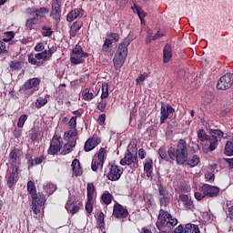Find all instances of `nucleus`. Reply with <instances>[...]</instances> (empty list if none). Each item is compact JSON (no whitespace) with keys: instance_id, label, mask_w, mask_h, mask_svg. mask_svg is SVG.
<instances>
[{"instance_id":"1","label":"nucleus","mask_w":233,"mask_h":233,"mask_svg":"<svg viewBox=\"0 0 233 233\" xmlns=\"http://www.w3.org/2000/svg\"><path fill=\"white\" fill-rule=\"evenodd\" d=\"M169 159L176 161L177 165H185L187 163L188 167L194 168L201 163V158L194 155L191 158L188 159V148L187 145V140L180 139L177 144V147H170L167 151Z\"/></svg>"},{"instance_id":"2","label":"nucleus","mask_w":233,"mask_h":233,"mask_svg":"<svg viewBox=\"0 0 233 233\" xmlns=\"http://www.w3.org/2000/svg\"><path fill=\"white\" fill-rule=\"evenodd\" d=\"M132 41H134V37L129 34L124 41L118 45L113 58L115 69L121 70L123 65H125V61H127V57H128V46Z\"/></svg>"},{"instance_id":"3","label":"nucleus","mask_w":233,"mask_h":233,"mask_svg":"<svg viewBox=\"0 0 233 233\" xmlns=\"http://www.w3.org/2000/svg\"><path fill=\"white\" fill-rule=\"evenodd\" d=\"M177 225V218H174L168 211L161 208L156 223L160 233H170L172 228Z\"/></svg>"},{"instance_id":"4","label":"nucleus","mask_w":233,"mask_h":233,"mask_svg":"<svg viewBox=\"0 0 233 233\" xmlns=\"http://www.w3.org/2000/svg\"><path fill=\"white\" fill-rule=\"evenodd\" d=\"M122 167L127 166L133 169L139 168V159L137 158V143L131 142L127 146V151L120 160Z\"/></svg>"},{"instance_id":"5","label":"nucleus","mask_w":233,"mask_h":233,"mask_svg":"<svg viewBox=\"0 0 233 233\" xmlns=\"http://www.w3.org/2000/svg\"><path fill=\"white\" fill-rule=\"evenodd\" d=\"M86 57H88V53L84 52L83 47L76 45L72 50L70 61L72 65H82V63H85Z\"/></svg>"},{"instance_id":"6","label":"nucleus","mask_w":233,"mask_h":233,"mask_svg":"<svg viewBox=\"0 0 233 233\" xmlns=\"http://www.w3.org/2000/svg\"><path fill=\"white\" fill-rule=\"evenodd\" d=\"M32 198V210L35 216L41 212V207H44L45 203H46V197L45 194L38 192L35 195L31 196Z\"/></svg>"},{"instance_id":"7","label":"nucleus","mask_w":233,"mask_h":233,"mask_svg":"<svg viewBox=\"0 0 233 233\" xmlns=\"http://www.w3.org/2000/svg\"><path fill=\"white\" fill-rule=\"evenodd\" d=\"M50 13L47 7H27L25 9L26 15L36 17V19H45Z\"/></svg>"},{"instance_id":"8","label":"nucleus","mask_w":233,"mask_h":233,"mask_svg":"<svg viewBox=\"0 0 233 233\" xmlns=\"http://www.w3.org/2000/svg\"><path fill=\"white\" fill-rule=\"evenodd\" d=\"M109 172L107 173V179L109 181H119L123 176V167L116 164L108 165Z\"/></svg>"},{"instance_id":"9","label":"nucleus","mask_w":233,"mask_h":233,"mask_svg":"<svg viewBox=\"0 0 233 233\" xmlns=\"http://www.w3.org/2000/svg\"><path fill=\"white\" fill-rule=\"evenodd\" d=\"M233 85V74L227 73L221 76L217 84V90H228Z\"/></svg>"},{"instance_id":"10","label":"nucleus","mask_w":233,"mask_h":233,"mask_svg":"<svg viewBox=\"0 0 233 233\" xmlns=\"http://www.w3.org/2000/svg\"><path fill=\"white\" fill-rule=\"evenodd\" d=\"M39 85H41V79L37 77L29 78L25 84L20 87V92H26L27 90H34L37 92L39 90Z\"/></svg>"},{"instance_id":"11","label":"nucleus","mask_w":233,"mask_h":233,"mask_svg":"<svg viewBox=\"0 0 233 233\" xmlns=\"http://www.w3.org/2000/svg\"><path fill=\"white\" fill-rule=\"evenodd\" d=\"M200 192L205 194L206 198H218L219 196V187L208 184H204L199 187Z\"/></svg>"},{"instance_id":"12","label":"nucleus","mask_w":233,"mask_h":233,"mask_svg":"<svg viewBox=\"0 0 233 233\" xmlns=\"http://www.w3.org/2000/svg\"><path fill=\"white\" fill-rule=\"evenodd\" d=\"M12 171L6 176L7 186L12 188L19 181V166L11 167Z\"/></svg>"},{"instance_id":"13","label":"nucleus","mask_w":233,"mask_h":233,"mask_svg":"<svg viewBox=\"0 0 233 233\" xmlns=\"http://www.w3.org/2000/svg\"><path fill=\"white\" fill-rule=\"evenodd\" d=\"M113 216L116 219H127L128 218V209L116 202L113 207Z\"/></svg>"},{"instance_id":"14","label":"nucleus","mask_w":233,"mask_h":233,"mask_svg":"<svg viewBox=\"0 0 233 233\" xmlns=\"http://www.w3.org/2000/svg\"><path fill=\"white\" fill-rule=\"evenodd\" d=\"M172 233H201V231H199V226L188 223L185 228L183 225H179Z\"/></svg>"},{"instance_id":"15","label":"nucleus","mask_w":233,"mask_h":233,"mask_svg":"<svg viewBox=\"0 0 233 233\" xmlns=\"http://www.w3.org/2000/svg\"><path fill=\"white\" fill-rule=\"evenodd\" d=\"M209 146L205 144L202 147V150L204 154H208V152H214L216 148L219 146V139H218V137L211 135L208 139Z\"/></svg>"},{"instance_id":"16","label":"nucleus","mask_w":233,"mask_h":233,"mask_svg":"<svg viewBox=\"0 0 233 233\" xmlns=\"http://www.w3.org/2000/svg\"><path fill=\"white\" fill-rule=\"evenodd\" d=\"M51 17L55 21H61V0H52Z\"/></svg>"},{"instance_id":"17","label":"nucleus","mask_w":233,"mask_h":233,"mask_svg":"<svg viewBox=\"0 0 233 233\" xmlns=\"http://www.w3.org/2000/svg\"><path fill=\"white\" fill-rule=\"evenodd\" d=\"M179 200L181 201L185 210H190L191 212H194L196 206L194 205L192 198H188V195L180 194Z\"/></svg>"},{"instance_id":"18","label":"nucleus","mask_w":233,"mask_h":233,"mask_svg":"<svg viewBox=\"0 0 233 233\" xmlns=\"http://www.w3.org/2000/svg\"><path fill=\"white\" fill-rule=\"evenodd\" d=\"M99 143H101V139L97 138V137L88 138L84 146L85 152H91Z\"/></svg>"},{"instance_id":"19","label":"nucleus","mask_w":233,"mask_h":233,"mask_svg":"<svg viewBox=\"0 0 233 233\" xmlns=\"http://www.w3.org/2000/svg\"><path fill=\"white\" fill-rule=\"evenodd\" d=\"M83 15H85V10L75 8L67 14L66 21L72 23V21H76L77 18L81 19Z\"/></svg>"},{"instance_id":"20","label":"nucleus","mask_w":233,"mask_h":233,"mask_svg":"<svg viewBox=\"0 0 233 233\" xmlns=\"http://www.w3.org/2000/svg\"><path fill=\"white\" fill-rule=\"evenodd\" d=\"M82 206L83 205L81 203H74V201L69 199L65 207L66 210L74 216V214H77V212H79Z\"/></svg>"},{"instance_id":"21","label":"nucleus","mask_w":233,"mask_h":233,"mask_svg":"<svg viewBox=\"0 0 233 233\" xmlns=\"http://www.w3.org/2000/svg\"><path fill=\"white\" fill-rule=\"evenodd\" d=\"M41 59L44 61L43 55H41V53L35 54V56L33 54L28 56V62L35 66H43L44 63L41 62Z\"/></svg>"},{"instance_id":"22","label":"nucleus","mask_w":233,"mask_h":233,"mask_svg":"<svg viewBox=\"0 0 233 233\" xmlns=\"http://www.w3.org/2000/svg\"><path fill=\"white\" fill-rule=\"evenodd\" d=\"M154 170V160L152 158L147 157L145 160L144 164V172L147 174V177H152V171Z\"/></svg>"},{"instance_id":"23","label":"nucleus","mask_w":233,"mask_h":233,"mask_svg":"<svg viewBox=\"0 0 233 233\" xmlns=\"http://www.w3.org/2000/svg\"><path fill=\"white\" fill-rule=\"evenodd\" d=\"M73 173L76 175V177L83 176V168L81 167V162L77 158H75L71 164Z\"/></svg>"},{"instance_id":"24","label":"nucleus","mask_w":233,"mask_h":233,"mask_svg":"<svg viewBox=\"0 0 233 233\" xmlns=\"http://www.w3.org/2000/svg\"><path fill=\"white\" fill-rule=\"evenodd\" d=\"M172 59V46L166 44L163 50V63H168Z\"/></svg>"},{"instance_id":"25","label":"nucleus","mask_w":233,"mask_h":233,"mask_svg":"<svg viewBox=\"0 0 233 233\" xmlns=\"http://www.w3.org/2000/svg\"><path fill=\"white\" fill-rule=\"evenodd\" d=\"M81 26H83V23L76 21L73 23L70 28V35L71 37H76L77 34H79V30H81Z\"/></svg>"},{"instance_id":"26","label":"nucleus","mask_w":233,"mask_h":233,"mask_svg":"<svg viewBox=\"0 0 233 233\" xmlns=\"http://www.w3.org/2000/svg\"><path fill=\"white\" fill-rule=\"evenodd\" d=\"M17 159H19V156L17 155V149H13L9 153V163L12 167H16Z\"/></svg>"},{"instance_id":"27","label":"nucleus","mask_w":233,"mask_h":233,"mask_svg":"<svg viewBox=\"0 0 233 233\" xmlns=\"http://www.w3.org/2000/svg\"><path fill=\"white\" fill-rule=\"evenodd\" d=\"M113 199H114V196L110 194V192L108 191H105L101 195V201L104 203V205H110Z\"/></svg>"},{"instance_id":"28","label":"nucleus","mask_w":233,"mask_h":233,"mask_svg":"<svg viewBox=\"0 0 233 233\" xmlns=\"http://www.w3.org/2000/svg\"><path fill=\"white\" fill-rule=\"evenodd\" d=\"M37 23H39V18L34 16V17L28 18L26 20L25 26L29 30H34V28H35V25H37Z\"/></svg>"},{"instance_id":"29","label":"nucleus","mask_w":233,"mask_h":233,"mask_svg":"<svg viewBox=\"0 0 233 233\" xmlns=\"http://www.w3.org/2000/svg\"><path fill=\"white\" fill-rule=\"evenodd\" d=\"M61 144H51L47 153L50 154L51 156H56V154H59L61 151Z\"/></svg>"},{"instance_id":"30","label":"nucleus","mask_w":233,"mask_h":233,"mask_svg":"<svg viewBox=\"0 0 233 233\" xmlns=\"http://www.w3.org/2000/svg\"><path fill=\"white\" fill-rule=\"evenodd\" d=\"M96 224L100 229L105 228V213L103 211L96 214Z\"/></svg>"},{"instance_id":"31","label":"nucleus","mask_w":233,"mask_h":233,"mask_svg":"<svg viewBox=\"0 0 233 233\" xmlns=\"http://www.w3.org/2000/svg\"><path fill=\"white\" fill-rule=\"evenodd\" d=\"M113 44H114V41L112 39L106 38L102 46L103 52H106L107 54H110V52H112Z\"/></svg>"},{"instance_id":"32","label":"nucleus","mask_w":233,"mask_h":233,"mask_svg":"<svg viewBox=\"0 0 233 233\" xmlns=\"http://www.w3.org/2000/svg\"><path fill=\"white\" fill-rule=\"evenodd\" d=\"M9 66H10V72H19V70L23 68L21 62L17 60L11 61L9 64Z\"/></svg>"},{"instance_id":"33","label":"nucleus","mask_w":233,"mask_h":233,"mask_svg":"<svg viewBox=\"0 0 233 233\" xmlns=\"http://www.w3.org/2000/svg\"><path fill=\"white\" fill-rule=\"evenodd\" d=\"M168 111H167V107L162 104L160 107V125H163L167 119H168Z\"/></svg>"},{"instance_id":"34","label":"nucleus","mask_w":233,"mask_h":233,"mask_svg":"<svg viewBox=\"0 0 233 233\" xmlns=\"http://www.w3.org/2000/svg\"><path fill=\"white\" fill-rule=\"evenodd\" d=\"M104 164L105 162H102L97 158H93L91 162V169L93 170V172H97V168H103Z\"/></svg>"},{"instance_id":"35","label":"nucleus","mask_w":233,"mask_h":233,"mask_svg":"<svg viewBox=\"0 0 233 233\" xmlns=\"http://www.w3.org/2000/svg\"><path fill=\"white\" fill-rule=\"evenodd\" d=\"M87 199L89 201L94 200V192H96V187L94 186V183H87Z\"/></svg>"},{"instance_id":"36","label":"nucleus","mask_w":233,"mask_h":233,"mask_svg":"<svg viewBox=\"0 0 233 233\" xmlns=\"http://www.w3.org/2000/svg\"><path fill=\"white\" fill-rule=\"evenodd\" d=\"M76 136H77V129L73 128L67 132H65L64 139L65 141H70V139H72V137H76Z\"/></svg>"},{"instance_id":"37","label":"nucleus","mask_w":233,"mask_h":233,"mask_svg":"<svg viewBox=\"0 0 233 233\" xmlns=\"http://www.w3.org/2000/svg\"><path fill=\"white\" fill-rule=\"evenodd\" d=\"M27 192L28 194H30L31 197L37 194V188L35 187V184L32 180H29L27 182Z\"/></svg>"},{"instance_id":"38","label":"nucleus","mask_w":233,"mask_h":233,"mask_svg":"<svg viewBox=\"0 0 233 233\" xmlns=\"http://www.w3.org/2000/svg\"><path fill=\"white\" fill-rule=\"evenodd\" d=\"M224 154L228 157L233 156V142L232 141H228L226 143Z\"/></svg>"},{"instance_id":"39","label":"nucleus","mask_w":233,"mask_h":233,"mask_svg":"<svg viewBox=\"0 0 233 233\" xmlns=\"http://www.w3.org/2000/svg\"><path fill=\"white\" fill-rule=\"evenodd\" d=\"M41 34L43 37H51L52 34H54V31L52 30V27L44 25L42 26Z\"/></svg>"},{"instance_id":"40","label":"nucleus","mask_w":233,"mask_h":233,"mask_svg":"<svg viewBox=\"0 0 233 233\" xmlns=\"http://www.w3.org/2000/svg\"><path fill=\"white\" fill-rule=\"evenodd\" d=\"M209 137H210L207 135V132H205V129H199L198 131V138L199 139V141H201V143H205V141H208Z\"/></svg>"},{"instance_id":"41","label":"nucleus","mask_w":233,"mask_h":233,"mask_svg":"<svg viewBox=\"0 0 233 233\" xmlns=\"http://www.w3.org/2000/svg\"><path fill=\"white\" fill-rule=\"evenodd\" d=\"M84 101H92L94 99V93L90 92V89L86 88L82 93Z\"/></svg>"},{"instance_id":"42","label":"nucleus","mask_w":233,"mask_h":233,"mask_svg":"<svg viewBox=\"0 0 233 233\" xmlns=\"http://www.w3.org/2000/svg\"><path fill=\"white\" fill-rule=\"evenodd\" d=\"M14 37H15V33L14 31H7L5 33V37L2 41L3 43H10Z\"/></svg>"},{"instance_id":"43","label":"nucleus","mask_w":233,"mask_h":233,"mask_svg":"<svg viewBox=\"0 0 233 233\" xmlns=\"http://www.w3.org/2000/svg\"><path fill=\"white\" fill-rule=\"evenodd\" d=\"M158 156L160 158L164 159V161H168V157H170L168 156V149L167 151L165 147H160L158 149Z\"/></svg>"},{"instance_id":"44","label":"nucleus","mask_w":233,"mask_h":233,"mask_svg":"<svg viewBox=\"0 0 233 233\" xmlns=\"http://www.w3.org/2000/svg\"><path fill=\"white\" fill-rule=\"evenodd\" d=\"M139 201L147 203V205H152V195L150 194H144L143 196H139Z\"/></svg>"},{"instance_id":"45","label":"nucleus","mask_w":233,"mask_h":233,"mask_svg":"<svg viewBox=\"0 0 233 233\" xmlns=\"http://www.w3.org/2000/svg\"><path fill=\"white\" fill-rule=\"evenodd\" d=\"M108 83H103L102 84V94H101V96L100 98L101 99H106L108 98Z\"/></svg>"},{"instance_id":"46","label":"nucleus","mask_w":233,"mask_h":233,"mask_svg":"<svg viewBox=\"0 0 233 233\" xmlns=\"http://www.w3.org/2000/svg\"><path fill=\"white\" fill-rule=\"evenodd\" d=\"M157 187H158V194L161 196V198L168 196V191L165 187H163V184L157 183Z\"/></svg>"},{"instance_id":"47","label":"nucleus","mask_w":233,"mask_h":233,"mask_svg":"<svg viewBox=\"0 0 233 233\" xmlns=\"http://www.w3.org/2000/svg\"><path fill=\"white\" fill-rule=\"evenodd\" d=\"M209 134H211V136L218 137V139H222L223 136H225V133H223V131H221L220 129H210Z\"/></svg>"},{"instance_id":"48","label":"nucleus","mask_w":233,"mask_h":233,"mask_svg":"<svg viewBox=\"0 0 233 233\" xmlns=\"http://www.w3.org/2000/svg\"><path fill=\"white\" fill-rule=\"evenodd\" d=\"M26 119H28V116L21 115L18 118L17 127L18 128H23L25 127V123H26Z\"/></svg>"},{"instance_id":"49","label":"nucleus","mask_w":233,"mask_h":233,"mask_svg":"<svg viewBox=\"0 0 233 233\" xmlns=\"http://www.w3.org/2000/svg\"><path fill=\"white\" fill-rule=\"evenodd\" d=\"M48 103V99L39 97L35 102V108H42V106H45Z\"/></svg>"},{"instance_id":"50","label":"nucleus","mask_w":233,"mask_h":233,"mask_svg":"<svg viewBox=\"0 0 233 233\" xmlns=\"http://www.w3.org/2000/svg\"><path fill=\"white\" fill-rule=\"evenodd\" d=\"M160 207H168L170 205V198L168 196L161 197L159 198Z\"/></svg>"},{"instance_id":"51","label":"nucleus","mask_w":233,"mask_h":233,"mask_svg":"<svg viewBox=\"0 0 233 233\" xmlns=\"http://www.w3.org/2000/svg\"><path fill=\"white\" fill-rule=\"evenodd\" d=\"M106 154V149L105 147H101L98 151L96 159H98V161H102L103 163H105V155Z\"/></svg>"},{"instance_id":"52","label":"nucleus","mask_w":233,"mask_h":233,"mask_svg":"<svg viewBox=\"0 0 233 233\" xmlns=\"http://www.w3.org/2000/svg\"><path fill=\"white\" fill-rule=\"evenodd\" d=\"M94 209V204L90 198H87V202L86 203V211L87 214H92V210Z\"/></svg>"},{"instance_id":"53","label":"nucleus","mask_w":233,"mask_h":233,"mask_svg":"<svg viewBox=\"0 0 233 233\" xmlns=\"http://www.w3.org/2000/svg\"><path fill=\"white\" fill-rule=\"evenodd\" d=\"M106 108V100L101 99V101L97 105V110L100 112H105V109Z\"/></svg>"},{"instance_id":"54","label":"nucleus","mask_w":233,"mask_h":233,"mask_svg":"<svg viewBox=\"0 0 233 233\" xmlns=\"http://www.w3.org/2000/svg\"><path fill=\"white\" fill-rule=\"evenodd\" d=\"M0 54L4 56L8 55V50L6 49V44L3 41H0Z\"/></svg>"},{"instance_id":"55","label":"nucleus","mask_w":233,"mask_h":233,"mask_svg":"<svg viewBox=\"0 0 233 233\" xmlns=\"http://www.w3.org/2000/svg\"><path fill=\"white\" fill-rule=\"evenodd\" d=\"M68 126L71 128H76L77 127V116H72L68 122Z\"/></svg>"},{"instance_id":"56","label":"nucleus","mask_w":233,"mask_h":233,"mask_svg":"<svg viewBox=\"0 0 233 233\" xmlns=\"http://www.w3.org/2000/svg\"><path fill=\"white\" fill-rule=\"evenodd\" d=\"M177 192H183L187 193L190 190V187L185 186V185H180L176 188Z\"/></svg>"},{"instance_id":"57","label":"nucleus","mask_w":233,"mask_h":233,"mask_svg":"<svg viewBox=\"0 0 233 233\" xmlns=\"http://www.w3.org/2000/svg\"><path fill=\"white\" fill-rule=\"evenodd\" d=\"M72 152V148L69 145L66 144L61 152V156H66V154H70Z\"/></svg>"},{"instance_id":"58","label":"nucleus","mask_w":233,"mask_h":233,"mask_svg":"<svg viewBox=\"0 0 233 233\" xmlns=\"http://www.w3.org/2000/svg\"><path fill=\"white\" fill-rule=\"evenodd\" d=\"M204 101L207 105H210L214 101V95L209 94L206 96H204Z\"/></svg>"},{"instance_id":"59","label":"nucleus","mask_w":233,"mask_h":233,"mask_svg":"<svg viewBox=\"0 0 233 233\" xmlns=\"http://www.w3.org/2000/svg\"><path fill=\"white\" fill-rule=\"evenodd\" d=\"M98 125H100V127H103V125H105V122L106 121V114H101L98 117Z\"/></svg>"},{"instance_id":"60","label":"nucleus","mask_w":233,"mask_h":233,"mask_svg":"<svg viewBox=\"0 0 233 233\" xmlns=\"http://www.w3.org/2000/svg\"><path fill=\"white\" fill-rule=\"evenodd\" d=\"M35 52H43L45 50V45L43 43H37L35 46Z\"/></svg>"},{"instance_id":"61","label":"nucleus","mask_w":233,"mask_h":233,"mask_svg":"<svg viewBox=\"0 0 233 233\" xmlns=\"http://www.w3.org/2000/svg\"><path fill=\"white\" fill-rule=\"evenodd\" d=\"M205 177H206V181H210L212 183V181H214L215 175L212 172H208L205 175Z\"/></svg>"},{"instance_id":"62","label":"nucleus","mask_w":233,"mask_h":233,"mask_svg":"<svg viewBox=\"0 0 233 233\" xmlns=\"http://www.w3.org/2000/svg\"><path fill=\"white\" fill-rule=\"evenodd\" d=\"M137 15L141 21V23H143V21H145V17H147V12L143 11V9H141L138 13Z\"/></svg>"},{"instance_id":"63","label":"nucleus","mask_w":233,"mask_h":233,"mask_svg":"<svg viewBox=\"0 0 233 233\" xmlns=\"http://www.w3.org/2000/svg\"><path fill=\"white\" fill-rule=\"evenodd\" d=\"M138 157L139 159H145V157H147V150L140 148L138 150Z\"/></svg>"},{"instance_id":"64","label":"nucleus","mask_w":233,"mask_h":233,"mask_svg":"<svg viewBox=\"0 0 233 233\" xmlns=\"http://www.w3.org/2000/svg\"><path fill=\"white\" fill-rule=\"evenodd\" d=\"M228 218H229L230 221H233V206L228 208Z\"/></svg>"}]
</instances>
